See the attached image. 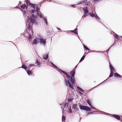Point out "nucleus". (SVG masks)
Wrapping results in <instances>:
<instances>
[{
  "mask_svg": "<svg viewBox=\"0 0 122 122\" xmlns=\"http://www.w3.org/2000/svg\"><path fill=\"white\" fill-rule=\"evenodd\" d=\"M78 64L77 65L75 66V68H77V65H78Z\"/></svg>",
  "mask_w": 122,
  "mask_h": 122,
  "instance_id": "nucleus-62",
  "label": "nucleus"
},
{
  "mask_svg": "<svg viewBox=\"0 0 122 122\" xmlns=\"http://www.w3.org/2000/svg\"><path fill=\"white\" fill-rule=\"evenodd\" d=\"M85 0L84 1V3H85L86 5H88L89 2L88 1H86Z\"/></svg>",
  "mask_w": 122,
  "mask_h": 122,
  "instance_id": "nucleus-44",
  "label": "nucleus"
},
{
  "mask_svg": "<svg viewBox=\"0 0 122 122\" xmlns=\"http://www.w3.org/2000/svg\"><path fill=\"white\" fill-rule=\"evenodd\" d=\"M74 85H72L71 84H68V86L71 88L72 90H73L74 89V88L73 87Z\"/></svg>",
  "mask_w": 122,
  "mask_h": 122,
  "instance_id": "nucleus-26",
  "label": "nucleus"
},
{
  "mask_svg": "<svg viewBox=\"0 0 122 122\" xmlns=\"http://www.w3.org/2000/svg\"><path fill=\"white\" fill-rule=\"evenodd\" d=\"M28 38L29 41H30L32 38V37L30 34H29V36H28Z\"/></svg>",
  "mask_w": 122,
  "mask_h": 122,
  "instance_id": "nucleus-32",
  "label": "nucleus"
},
{
  "mask_svg": "<svg viewBox=\"0 0 122 122\" xmlns=\"http://www.w3.org/2000/svg\"><path fill=\"white\" fill-rule=\"evenodd\" d=\"M77 37H78V38L80 40H80V38L79 37V36H78V34L77 35Z\"/></svg>",
  "mask_w": 122,
  "mask_h": 122,
  "instance_id": "nucleus-59",
  "label": "nucleus"
},
{
  "mask_svg": "<svg viewBox=\"0 0 122 122\" xmlns=\"http://www.w3.org/2000/svg\"><path fill=\"white\" fill-rule=\"evenodd\" d=\"M79 93L81 95H83V94L81 92L79 91H78Z\"/></svg>",
  "mask_w": 122,
  "mask_h": 122,
  "instance_id": "nucleus-51",
  "label": "nucleus"
},
{
  "mask_svg": "<svg viewBox=\"0 0 122 122\" xmlns=\"http://www.w3.org/2000/svg\"><path fill=\"white\" fill-rule=\"evenodd\" d=\"M23 12V15H25L26 14V12H27L26 10H24L23 11V10H21Z\"/></svg>",
  "mask_w": 122,
  "mask_h": 122,
  "instance_id": "nucleus-42",
  "label": "nucleus"
},
{
  "mask_svg": "<svg viewBox=\"0 0 122 122\" xmlns=\"http://www.w3.org/2000/svg\"><path fill=\"white\" fill-rule=\"evenodd\" d=\"M82 9L84 12V15L82 16V17L85 18L88 15V13L89 12L88 10V8L87 7H83Z\"/></svg>",
  "mask_w": 122,
  "mask_h": 122,
  "instance_id": "nucleus-4",
  "label": "nucleus"
},
{
  "mask_svg": "<svg viewBox=\"0 0 122 122\" xmlns=\"http://www.w3.org/2000/svg\"><path fill=\"white\" fill-rule=\"evenodd\" d=\"M109 68L110 70V72H113L115 71V70L114 68L110 62H109Z\"/></svg>",
  "mask_w": 122,
  "mask_h": 122,
  "instance_id": "nucleus-12",
  "label": "nucleus"
},
{
  "mask_svg": "<svg viewBox=\"0 0 122 122\" xmlns=\"http://www.w3.org/2000/svg\"><path fill=\"white\" fill-rule=\"evenodd\" d=\"M92 52V51H88V52H87V54H88L89 53H90V52Z\"/></svg>",
  "mask_w": 122,
  "mask_h": 122,
  "instance_id": "nucleus-60",
  "label": "nucleus"
},
{
  "mask_svg": "<svg viewBox=\"0 0 122 122\" xmlns=\"http://www.w3.org/2000/svg\"><path fill=\"white\" fill-rule=\"evenodd\" d=\"M35 64H36V66H38L39 67H40L41 64V63L38 60V59H37L36 60Z\"/></svg>",
  "mask_w": 122,
  "mask_h": 122,
  "instance_id": "nucleus-15",
  "label": "nucleus"
},
{
  "mask_svg": "<svg viewBox=\"0 0 122 122\" xmlns=\"http://www.w3.org/2000/svg\"><path fill=\"white\" fill-rule=\"evenodd\" d=\"M108 114V113H106V115H107L106 114ZM108 115H111V116L114 117V118L116 119L117 120H119L120 121H121V118H120V115H117V114H110L108 113Z\"/></svg>",
  "mask_w": 122,
  "mask_h": 122,
  "instance_id": "nucleus-6",
  "label": "nucleus"
},
{
  "mask_svg": "<svg viewBox=\"0 0 122 122\" xmlns=\"http://www.w3.org/2000/svg\"><path fill=\"white\" fill-rule=\"evenodd\" d=\"M78 105L77 104H73L72 106V108L73 109L76 110V111H77L79 110V108L77 107Z\"/></svg>",
  "mask_w": 122,
  "mask_h": 122,
  "instance_id": "nucleus-10",
  "label": "nucleus"
},
{
  "mask_svg": "<svg viewBox=\"0 0 122 122\" xmlns=\"http://www.w3.org/2000/svg\"><path fill=\"white\" fill-rule=\"evenodd\" d=\"M30 17L29 18L27 19V22H29V20H30L29 23H32V24H35L38 25V23L36 22L37 16L34 14H32L30 16Z\"/></svg>",
  "mask_w": 122,
  "mask_h": 122,
  "instance_id": "nucleus-3",
  "label": "nucleus"
},
{
  "mask_svg": "<svg viewBox=\"0 0 122 122\" xmlns=\"http://www.w3.org/2000/svg\"><path fill=\"white\" fill-rule=\"evenodd\" d=\"M38 39L37 38H35L33 40V42L32 44L34 45H37V44Z\"/></svg>",
  "mask_w": 122,
  "mask_h": 122,
  "instance_id": "nucleus-22",
  "label": "nucleus"
},
{
  "mask_svg": "<svg viewBox=\"0 0 122 122\" xmlns=\"http://www.w3.org/2000/svg\"><path fill=\"white\" fill-rule=\"evenodd\" d=\"M68 103H65L64 104V108L62 110V112L63 114L64 113V111H65L67 108H68Z\"/></svg>",
  "mask_w": 122,
  "mask_h": 122,
  "instance_id": "nucleus-11",
  "label": "nucleus"
},
{
  "mask_svg": "<svg viewBox=\"0 0 122 122\" xmlns=\"http://www.w3.org/2000/svg\"><path fill=\"white\" fill-rule=\"evenodd\" d=\"M19 3H20V4H21V2H20V1L19 2Z\"/></svg>",
  "mask_w": 122,
  "mask_h": 122,
  "instance_id": "nucleus-64",
  "label": "nucleus"
},
{
  "mask_svg": "<svg viewBox=\"0 0 122 122\" xmlns=\"http://www.w3.org/2000/svg\"><path fill=\"white\" fill-rule=\"evenodd\" d=\"M48 57V56L47 55H44L43 57V59L45 60H47Z\"/></svg>",
  "mask_w": 122,
  "mask_h": 122,
  "instance_id": "nucleus-31",
  "label": "nucleus"
},
{
  "mask_svg": "<svg viewBox=\"0 0 122 122\" xmlns=\"http://www.w3.org/2000/svg\"><path fill=\"white\" fill-rule=\"evenodd\" d=\"M114 75V72H110V75L109 76V77H108L107 78L106 80L104 81H103L102 82L100 83V84H99V85H98L97 86H98L100 84H101L105 82L106 81L108 80V79L109 78H110L111 77H112L113 75Z\"/></svg>",
  "mask_w": 122,
  "mask_h": 122,
  "instance_id": "nucleus-8",
  "label": "nucleus"
},
{
  "mask_svg": "<svg viewBox=\"0 0 122 122\" xmlns=\"http://www.w3.org/2000/svg\"><path fill=\"white\" fill-rule=\"evenodd\" d=\"M95 18L96 19H100V18L96 14V15H95Z\"/></svg>",
  "mask_w": 122,
  "mask_h": 122,
  "instance_id": "nucleus-40",
  "label": "nucleus"
},
{
  "mask_svg": "<svg viewBox=\"0 0 122 122\" xmlns=\"http://www.w3.org/2000/svg\"><path fill=\"white\" fill-rule=\"evenodd\" d=\"M66 78L65 77L64 80L65 83L66 85L68 86V84H71L72 85H74L76 83V80L74 77L70 76L69 75Z\"/></svg>",
  "mask_w": 122,
  "mask_h": 122,
  "instance_id": "nucleus-1",
  "label": "nucleus"
},
{
  "mask_svg": "<svg viewBox=\"0 0 122 122\" xmlns=\"http://www.w3.org/2000/svg\"><path fill=\"white\" fill-rule=\"evenodd\" d=\"M22 68L25 70H26L27 68H28L27 67V66H25V64H24L22 65L21 67H19V68Z\"/></svg>",
  "mask_w": 122,
  "mask_h": 122,
  "instance_id": "nucleus-24",
  "label": "nucleus"
},
{
  "mask_svg": "<svg viewBox=\"0 0 122 122\" xmlns=\"http://www.w3.org/2000/svg\"><path fill=\"white\" fill-rule=\"evenodd\" d=\"M76 68H73V70H72V71H74L75 72L76 71Z\"/></svg>",
  "mask_w": 122,
  "mask_h": 122,
  "instance_id": "nucleus-54",
  "label": "nucleus"
},
{
  "mask_svg": "<svg viewBox=\"0 0 122 122\" xmlns=\"http://www.w3.org/2000/svg\"><path fill=\"white\" fill-rule=\"evenodd\" d=\"M36 9L35 10L36 12V13L37 15H39V10H40V7L39 8L37 6H36Z\"/></svg>",
  "mask_w": 122,
  "mask_h": 122,
  "instance_id": "nucleus-27",
  "label": "nucleus"
},
{
  "mask_svg": "<svg viewBox=\"0 0 122 122\" xmlns=\"http://www.w3.org/2000/svg\"><path fill=\"white\" fill-rule=\"evenodd\" d=\"M27 65L28 66L27 68L28 69H29L32 66H36L34 65V64H28Z\"/></svg>",
  "mask_w": 122,
  "mask_h": 122,
  "instance_id": "nucleus-23",
  "label": "nucleus"
},
{
  "mask_svg": "<svg viewBox=\"0 0 122 122\" xmlns=\"http://www.w3.org/2000/svg\"><path fill=\"white\" fill-rule=\"evenodd\" d=\"M39 12L40 13V14H39V15H37H37H36L37 16H39L40 18H43H43H44V16L42 15V13L41 12L39 11Z\"/></svg>",
  "mask_w": 122,
  "mask_h": 122,
  "instance_id": "nucleus-19",
  "label": "nucleus"
},
{
  "mask_svg": "<svg viewBox=\"0 0 122 122\" xmlns=\"http://www.w3.org/2000/svg\"><path fill=\"white\" fill-rule=\"evenodd\" d=\"M77 91L78 92V91H80L81 92L82 89L81 87H80L79 86H77Z\"/></svg>",
  "mask_w": 122,
  "mask_h": 122,
  "instance_id": "nucleus-36",
  "label": "nucleus"
},
{
  "mask_svg": "<svg viewBox=\"0 0 122 122\" xmlns=\"http://www.w3.org/2000/svg\"><path fill=\"white\" fill-rule=\"evenodd\" d=\"M71 31L72 32L74 33L75 34H78L77 29V28H76L74 30H71Z\"/></svg>",
  "mask_w": 122,
  "mask_h": 122,
  "instance_id": "nucleus-20",
  "label": "nucleus"
},
{
  "mask_svg": "<svg viewBox=\"0 0 122 122\" xmlns=\"http://www.w3.org/2000/svg\"><path fill=\"white\" fill-rule=\"evenodd\" d=\"M83 45V47L84 49H85L86 50V49L87 48V46L85 45L83 43H82Z\"/></svg>",
  "mask_w": 122,
  "mask_h": 122,
  "instance_id": "nucleus-46",
  "label": "nucleus"
},
{
  "mask_svg": "<svg viewBox=\"0 0 122 122\" xmlns=\"http://www.w3.org/2000/svg\"><path fill=\"white\" fill-rule=\"evenodd\" d=\"M57 30H61V29H60L59 28H58V27H57Z\"/></svg>",
  "mask_w": 122,
  "mask_h": 122,
  "instance_id": "nucleus-58",
  "label": "nucleus"
},
{
  "mask_svg": "<svg viewBox=\"0 0 122 122\" xmlns=\"http://www.w3.org/2000/svg\"><path fill=\"white\" fill-rule=\"evenodd\" d=\"M69 108L68 112V113H72V109L71 108V107L70 106Z\"/></svg>",
  "mask_w": 122,
  "mask_h": 122,
  "instance_id": "nucleus-34",
  "label": "nucleus"
},
{
  "mask_svg": "<svg viewBox=\"0 0 122 122\" xmlns=\"http://www.w3.org/2000/svg\"><path fill=\"white\" fill-rule=\"evenodd\" d=\"M114 37L115 38V40L112 45H116V41L118 42V41L120 40V36L116 33L115 34V35L114 36Z\"/></svg>",
  "mask_w": 122,
  "mask_h": 122,
  "instance_id": "nucleus-5",
  "label": "nucleus"
},
{
  "mask_svg": "<svg viewBox=\"0 0 122 122\" xmlns=\"http://www.w3.org/2000/svg\"><path fill=\"white\" fill-rule=\"evenodd\" d=\"M77 5V4L76 5H71V6L72 7H73L74 8H75L76 7V5Z\"/></svg>",
  "mask_w": 122,
  "mask_h": 122,
  "instance_id": "nucleus-49",
  "label": "nucleus"
},
{
  "mask_svg": "<svg viewBox=\"0 0 122 122\" xmlns=\"http://www.w3.org/2000/svg\"><path fill=\"white\" fill-rule=\"evenodd\" d=\"M29 0H26V2H29Z\"/></svg>",
  "mask_w": 122,
  "mask_h": 122,
  "instance_id": "nucleus-63",
  "label": "nucleus"
},
{
  "mask_svg": "<svg viewBox=\"0 0 122 122\" xmlns=\"http://www.w3.org/2000/svg\"><path fill=\"white\" fill-rule=\"evenodd\" d=\"M73 100V99L71 98H69L68 99L67 101L69 102H71Z\"/></svg>",
  "mask_w": 122,
  "mask_h": 122,
  "instance_id": "nucleus-39",
  "label": "nucleus"
},
{
  "mask_svg": "<svg viewBox=\"0 0 122 122\" xmlns=\"http://www.w3.org/2000/svg\"><path fill=\"white\" fill-rule=\"evenodd\" d=\"M39 40L41 44L44 45H45L46 43V40L41 37H40L39 39Z\"/></svg>",
  "mask_w": 122,
  "mask_h": 122,
  "instance_id": "nucleus-7",
  "label": "nucleus"
},
{
  "mask_svg": "<svg viewBox=\"0 0 122 122\" xmlns=\"http://www.w3.org/2000/svg\"><path fill=\"white\" fill-rule=\"evenodd\" d=\"M20 8L22 9H26L28 7V6H27L25 3L23 4L22 5L20 6Z\"/></svg>",
  "mask_w": 122,
  "mask_h": 122,
  "instance_id": "nucleus-14",
  "label": "nucleus"
},
{
  "mask_svg": "<svg viewBox=\"0 0 122 122\" xmlns=\"http://www.w3.org/2000/svg\"><path fill=\"white\" fill-rule=\"evenodd\" d=\"M51 65H52V66L55 69H56L64 77H65V75H66V77L68 76L70 74V73L69 72L68 74L66 71L61 70V69L59 68L56 66L54 64H53L52 62H50Z\"/></svg>",
  "mask_w": 122,
  "mask_h": 122,
  "instance_id": "nucleus-2",
  "label": "nucleus"
},
{
  "mask_svg": "<svg viewBox=\"0 0 122 122\" xmlns=\"http://www.w3.org/2000/svg\"><path fill=\"white\" fill-rule=\"evenodd\" d=\"M78 104L79 105V107L80 109L81 110H83L85 106L82 105L80 104L79 103H78Z\"/></svg>",
  "mask_w": 122,
  "mask_h": 122,
  "instance_id": "nucleus-29",
  "label": "nucleus"
},
{
  "mask_svg": "<svg viewBox=\"0 0 122 122\" xmlns=\"http://www.w3.org/2000/svg\"><path fill=\"white\" fill-rule=\"evenodd\" d=\"M91 108V109H93L94 110H98V109H96L95 107H93V106H92V107L90 108Z\"/></svg>",
  "mask_w": 122,
  "mask_h": 122,
  "instance_id": "nucleus-48",
  "label": "nucleus"
},
{
  "mask_svg": "<svg viewBox=\"0 0 122 122\" xmlns=\"http://www.w3.org/2000/svg\"><path fill=\"white\" fill-rule=\"evenodd\" d=\"M41 5V3H40L37 5H37V6L39 7H40Z\"/></svg>",
  "mask_w": 122,
  "mask_h": 122,
  "instance_id": "nucleus-47",
  "label": "nucleus"
},
{
  "mask_svg": "<svg viewBox=\"0 0 122 122\" xmlns=\"http://www.w3.org/2000/svg\"><path fill=\"white\" fill-rule=\"evenodd\" d=\"M92 52H100V53H101L102 52L101 51H94V50H92Z\"/></svg>",
  "mask_w": 122,
  "mask_h": 122,
  "instance_id": "nucleus-52",
  "label": "nucleus"
},
{
  "mask_svg": "<svg viewBox=\"0 0 122 122\" xmlns=\"http://www.w3.org/2000/svg\"><path fill=\"white\" fill-rule=\"evenodd\" d=\"M88 14L92 17H94L95 16V15L92 12L89 13Z\"/></svg>",
  "mask_w": 122,
  "mask_h": 122,
  "instance_id": "nucleus-30",
  "label": "nucleus"
},
{
  "mask_svg": "<svg viewBox=\"0 0 122 122\" xmlns=\"http://www.w3.org/2000/svg\"><path fill=\"white\" fill-rule=\"evenodd\" d=\"M113 46V45L112 44V45L109 48H108L106 51H104V52H105L106 51L107 53H108V52L110 50V49L111 47H112Z\"/></svg>",
  "mask_w": 122,
  "mask_h": 122,
  "instance_id": "nucleus-37",
  "label": "nucleus"
},
{
  "mask_svg": "<svg viewBox=\"0 0 122 122\" xmlns=\"http://www.w3.org/2000/svg\"><path fill=\"white\" fill-rule=\"evenodd\" d=\"M86 101L88 104L89 105V106L91 108L92 106L91 103V100L89 99H88Z\"/></svg>",
  "mask_w": 122,
  "mask_h": 122,
  "instance_id": "nucleus-16",
  "label": "nucleus"
},
{
  "mask_svg": "<svg viewBox=\"0 0 122 122\" xmlns=\"http://www.w3.org/2000/svg\"><path fill=\"white\" fill-rule=\"evenodd\" d=\"M114 77H118L121 78L122 77V76L120 75L117 72L114 73Z\"/></svg>",
  "mask_w": 122,
  "mask_h": 122,
  "instance_id": "nucleus-17",
  "label": "nucleus"
},
{
  "mask_svg": "<svg viewBox=\"0 0 122 122\" xmlns=\"http://www.w3.org/2000/svg\"><path fill=\"white\" fill-rule=\"evenodd\" d=\"M101 112V113H102L103 114H106V113L104 112L99 110V111H94L93 112H88L87 113V115H89V114H93L94 113H94V112Z\"/></svg>",
  "mask_w": 122,
  "mask_h": 122,
  "instance_id": "nucleus-9",
  "label": "nucleus"
},
{
  "mask_svg": "<svg viewBox=\"0 0 122 122\" xmlns=\"http://www.w3.org/2000/svg\"><path fill=\"white\" fill-rule=\"evenodd\" d=\"M75 72L72 70L70 72V76L72 77L73 76L74 77L75 74Z\"/></svg>",
  "mask_w": 122,
  "mask_h": 122,
  "instance_id": "nucleus-21",
  "label": "nucleus"
},
{
  "mask_svg": "<svg viewBox=\"0 0 122 122\" xmlns=\"http://www.w3.org/2000/svg\"><path fill=\"white\" fill-rule=\"evenodd\" d=\"M26 70L27 73L28 75H31L33 73V72L32 71L29 70Z\"/></svg>",
  "mask_w": 122,
  "mask_h": 122,
  "instance_id": "nucleus-28",
  "label": "nucleus"
},
{
  "mask_svg": "<svg viewBox=\"0 0 122 122\" xmlns=\"http://www.w3.org/2000/svg\"><path fill=\"white\" fill-rule=\"evenodd\" d=\"M84 59L82 57L81 58V59L79 61V62H81V61H82L84 60Z\"/></svg>",
  "mask_w": 122,
  "mask_h": 122,
  "instance_id": "nucleus-50",
  "label": "nucleus"
},
{
  "mask_svg": "<svg viewBox=\"0 0 122 122\" xmlns=\"http://www.w3.org/2000/svg\"><path fill=\"white\" fill-rule=\"evenodd\" d=\"M81 92H84V91L82 89Z\"/></svg>",
  "mask_w": 122,
  "mask_h": 122,
  "instance_id": "nucleus-61",
  "label": "nucleus"
},
{
  "mask_svg": "<svg viewBox=\"0 0 122 122\" xmlns=\"http://www.w3.org/2000/svg\"><path fill=\"white\" fill-rule=\"evenodd\" d=\"M100 1V0H93V2L95 4L99 3Z\"/></svg>",
  "mask_w": 122,
  "mask_h": 122,
  "instance_id": "nucleus-33",
  "label": "nucleus"
},
{
  "mask_svg": "<svg viewBox=\"0 0 122 122\" xmlns=\"http://www.w3.org/2000/svg\"><path fill=\"white\" fill-rule=\"evenodd\" d=\"M32 23H29L28 25V29L29 30V31H30V30H31V32L32 33V34H33V30L31 29V28H32V26H31V24Z\"/></svg>",
  "mask_w": 122,
  "mask_h": 122,
  "instance_id": "nucleus-18",
  "label": "nucleus"
},
{
  "mask_svg": "<svg viewBox=\"0 0 122 122\" xmlns=\"http://www.w3.org/2000/svg\"><path fill=\"white\" fill-rule=\"evenodd\" d=\"M43 20H44V22L45 23L46 25H48V23L47 22V19H46L45 18H43Z\"/></svg>",
  "mask_w": 122,
  "mask_h": 122,
  "instance_id": "nucleus-35",
  "label": "nucleus"
},
{
  "mask_svg": "<svg viewBox=\"0 0 122 122\" xmlns=\"http://www.w3.org/2000/svg\"><path fill=\"white\" fill-rule=\"evenodd\" d=\"M26 5L27 6H30V3H31L30 2H26Z\"/></svg>",
  "mask_w": 122,
  "mask_h": 122,
  "instance_id": "nucleus-43",
  "label": "nucleus"
},
{
  "mask_svg": "<svg viewBox=\"0 0 122 122\" xmlns=\"http://www.w3.org/2000/svg\"><path fill=\"white\" fill-rule=\"evenodd\" d=\"M18 8V9H20V7L18 6H16L15 7H14L13 8Z\"/></svg>",
  "mask_w": 122,
  "mask_h": 122,
  "instance_id": "nucleus-53",
  "label": "nucleus"
},
{
  "mask_svg": "<svg viewBox=\"0 0 122 122\" xmlns=\"http://www.w3.org/2000/svg\"><path fill=\"white\" fill-rule=\"evenodd\" d=\"M66 119V117H65L63 115L62 117V122L64 121Z\"/></svg>",
  "mask_w": 122,
  "mask_h": 122,
  "instance_id": "nucleus-38",
  "label": "nucleus"
},
{
  "mask_svg": "<svg viewBox=\"0 0 122 122\" xmlns=\"http://www.w3.org/2000/svg\"><path fill=\"white\" fill-rule=\"evenodd\" d=\"M84 3V1H82L80 2H79L77 4V5H80L82 3Z\"/></svg>",
  "mask_w": 122,
  "mask_h": 122,
  "instance_id": "nucleus-45",
  "label": "nucleus"
},
{
  "mask_svg": "<svg viewBox=\"0 0 122 122\" xmlns=\"http://www.w3.org/2000/svg\"><path fill=\"white\" fill-rule=\"evenodd\" d=\"M30 6L33 8L34 9L36 8V5L35 4L33 3H30Z\"/></svg>",
  "mask_w": 122,
  "mask_h": 122,
  "instance_id": "nucleus-25",
  "label": "nucleus"
},
{
  "mask_svg": "<svg viewBox=\"0 0 122 122\" xmlns=\"http://www.w3.org/2000/svg\"><path fill=\"white\" fill-rule=\"evenodd\" d=\"M36 11L35 10L33 9L31 10V13L32 14H34L33 13L34 12H35Z\"/></svg>",
  "mask_w": 122,
  "mask_h": 122,
  "instance_id": "nucleus-41",
  "label": "nucleus"
},
{
  "mask_svg": "<svg viewBox=\"0 0 122 122\" xmlns=\"http://www.w3.org/2000/svg\"><path fill=\"white\" fill-rule=\"evenodd\" d=\"M45 0H43V1H42L41 2H40V3H41V4H42V3H43L44 2Z\"/></svg>",
  "mask_w": 122,
  "mask_h": 122,
  "instance_id": "nucleus-55",
  "label": "nucleus"
},
{
  "mask_svg": "<svg viewBox=\"0 0 122 122\" xmlns=\"http://www.w3.org/2000/svg\"><path fill=\"white\" fill-rule=\"evenodd\" d=\"M86 55H84L82 57L84 59L85 58V57Z\"/></svg>",
  "mask_w": 122,
  "mask_h": 122,
  "instance_id": "nucleus-56",
  "label": "nucleus"
},
{
  "mask_svg": "<svg viewBox=\"0 0 122 122\" xmlns=\"http://www.w3.org/2000/svg\"><path fill=\"white\" fill-rule=\"evenodd\" d=\"M86 50H87L88 51H90L91 50L89 49L88 47Z\"/></svg>",
  "mask_w": 122,
  "mask_h": 122,
  "instance_id": "nucleus-57",
  "label": "nucleus"
},
{
  "mask_svg": "<svg viewBox=\"0 0 122 122\" xmlns=\"http://www.w3.org/2000/svg\"><path fill=\"white\" fill-rule=\"evenodd\" d=\"M83 110L86 111H91V108L89 107L85 106Z\"/></svg>",
  "mask_w": 122,
  "mask_h": 122,
  "instance_id": "nucleus-13",
  "label": "nucleus"
}]
</instances>
